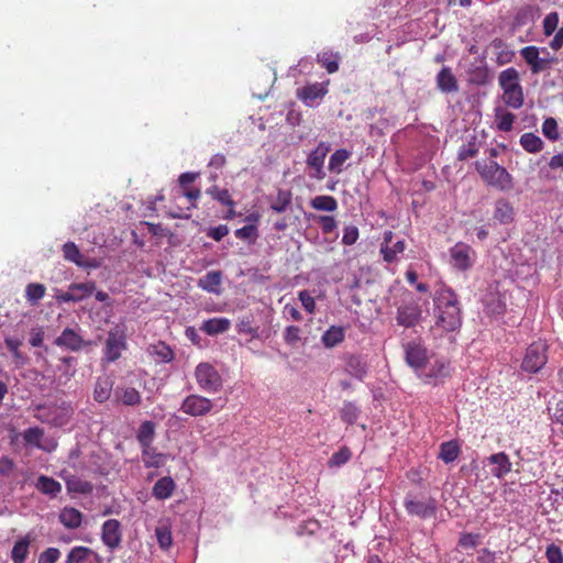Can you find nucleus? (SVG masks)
Segmentation results:
<instances>
[{
  "label": "nucleus",
  "instance_id": "53",
  "mask_svg": "<svg viewBox=\"0 0 563 563\" xmlns=\"http://www.w3.org/2000/svg\"><path fill=\"white\" fill-rule=\"evenodd\" d=\"M541 53L544 54V56H540L537 58V64L534 65V68L532 70V74H540L542 71H545L551 68L553 64L558 62V59L553 56H550V53L545 47L540 48Z\"/></svg>",
  "mask_w": 563,
  "mask_h": 563
},
{
  "label": "nucleus",
  "instance_id": "56",
  "mask_svg": "<svg viewBox=\"0 0 563 563\" xmlns=\"http://www.w3.org/2000/svg\"><path fill=\"white\" fill-rule=\"evenodd\" d=\"M158 545L163 550H167L173 544L172 531L167 526H159L155 529Z\"/></svg>",
  "mask_w": 563,
  "mask_h": 563
},
{
  "label": "nucleus",
  "instance_id": "31",
  "mask_svg": "<svg viewBox=\"0 0 563 563\" xmlns=\"http://www.w3.org/2000/svg\"><path fill=\"white\" fill-rule=\"evenodd\" d=\"M31 543V538L29 534L19 539L11 551V559L13 563H24L29 555V548Z\"/></svg>",
  "mask_w": 563,
  "mask_h": 563
},
{
  "label": "nucleus",
  "instance_id": "62",
  "mask_svg": "<svg viewBox=\"0 0 563 563\" xmlns=\"http://www.w3.org/2000/svg\"><path fill=\"white\" fill-rule=\"evenodd\" d=\"M45 295V287L42 284H29L25 289V296L29 301L37 302Z\"/></svg>",
  "mask_w": 563,
  "mask_h": 563
},
{
  "label": "nucleus",
  "instance_id": "23",
  "mask_svg": "<svg viewBox=\"0 0 563 563\" xmlns=\"http://www.w3.org/2000/svg\"><path fill=\"white\" fill-rule=\"evenodd\" d=\"M368 366L366 362L357 355H350L346 358L345 371L351 376L362 380L367 375Z\"/></svg>",
  "mask_w": 563,
  "mask_h": 563
},
{
  "label": "nucleus",
  "instance_id": "26",
  "mask_svg": "<svg viewBox=\"0 0 563 563\" xmlns=\"http://www.w3.org/2000/svg\"><path fill=\"white\" fill-rule=\"evenodd\" d=\"M345 331L342 327L331 325L321 336V342L327 349H332L344 341Z\"/></svg>",
  "mask_w": 563,
  "mask_h": 563
},
{
  "label": "nucleus",
  "instance_id": "32",
  "mask_svg": "<svg viewBox=\"0 0 563 563\" xmlns=\"http://www.w3.org/2000/svg\"><path fill=\"white\" fill-rule=\"evenodd\" d=\"M175 489V483L172 477H162L153 486V496L157 499H167Z\"/></svg>",
  "mask_w": 563,
  "mask_h": 563
},
{
  "label": "nucleus",
  "instance_id": "43",
  "mask_svg": "<svg viewBox=\"0 0 563 563\" xmlns=\"http://www.w3.org/2000/svg\"><path fill=\"white\" fill-rule=\"evenodd\" d=\"M4 344L15 360V363L18 365H24L26 357L20 352L22 340L15 336H5Z\"/></svg>",
  "mask_w": 563,
  "mask_h": 563
},
{
  "label": "nucleus",
  "instance_id": "40",
  "mask_svg": "<svg viewBox=\"0 0 563 563\" xmlns=\"http://www.w3.org/2000/svg\"><path fill=\"white\" fill-rule=\"evenodd\" d=\"M112 382L108 378H99L95 385L93 398L96 401L102 404L111 396Z\"/></svg>",
  "mask_w": 563,
  "mask_h": 563
},
{
  "label": "nucleus",
  "instance_id": "60",
  "mask_svg": "<svg viewBox=\"0 0 563 563\" xmlns=\"http://www.w3.org/2000/svg\"><path fill=\"white\" fill-rule=\"evenodd\" d=\"M541 54L540 47L537 46H526L521 48L520 55L525 59V62L529 65L530 70L532 71L534 68V65L537 64V58Z\"/></svg>",
  "mask_w": 563,
  "mask_h": 563
},
{
  "label": "nucleus",
  "instance_id": "44",
  "mask_svg": "<svg viewBox=\"0 0 563 563\" xmlns=\"http://www.w3.org/2000/svg\"><path fill=\"white\" fill-rule=\"evenodd\" d=\"M310 205L313 209L320 211H335L338 209V201L332 196H317L311 199Z\"/></svg>",
  "mask_w": 563,
  "mask_h": 563
},
{
  "label": "nucleus",
  "instance_id": "2",
  "mask_svg": "<svg viewBox=\"0 0 563 563\" xmlns=\"http://www.w3.org/2000/svg\"><path fill=\"white\" fill-rule=\"evenodd\" d=\"M475 169L487 186L500 191L514 188V178L508 170L495 161H476Z\"/></svg>",
  "mask_w": 563,
  "mask_h": 563
},
{
  "label": "nucleus",
  "instance_id": "10",
  "mask_svg": "<svg viewBox=\"0 0 563 563\" xmlns=\"http://www.w3.org/2000/svg\"><path fill=\"white\" fill-rule=\"evenodd\" d=\"M450 264L453 268L465 272L473 267L476 258L475 251L463 242L453 245L450 251Z\"/></svg>",
  "mask_w": 563,
  "mask_h": 563
},
{
  "label": "nucleus",
  "instance_id": "59",
  "mask_svg": "<svg viewBox=\"0 0 563 563\" xmlns=\"http://www.w3.org/2000/svg\"><path fill=\"white\" fill-rule=\"evenodd\" d=\"M352 456L349 448L343 446L330 457L328 465L330 467H340L344 465Z\"/></svg>",
  "mask_w": 563,
  "mask_h": 563
},
{
  "label": "nucleus",
  "instance_id": "21",
  "mask_svg": "<svg viewBox=\"0 0 563 563\" xmlns=\"http://www.w3.org/2000/svg\"><path fill=\"white\" fill-rule=\"evenodd\" d=\"M231 327V321L228 318H210L205 320L200 330L208 335L214 336L227 332Z\"/></svg>",
  "mask_w": 563,
  "mask_h": 563
},
{
  "label": "nucleus",
  "instance_id": "57",
  "mask_svg": "<svg viewBox=\"0 0 563 563\" xmlns=\"http://www.w3.org/2000/svg\"><path fill=\"white\" fill-rule=\"evenodd\" d=\"M234 235L243 241H249L250 243H254L258 238V230L255 224H247L240 229H236Z\"/></svg>",
  "mask_w": 563,
  "mask_h": 563
},
{
  "label": "nucleus",
  "instance_id": "63",
  "mask_svg": "<svg viewBox=\"0 0 563 563\" xmlns=\"http://www.w3.org/2000/svg\"><path fill=\"white\" fill-rule=\"evenodd\" d=\"M15 470V463L9 456L0 457V482L10 478Z\"/></svg>",
  "mask_w": 563,
  "mask_h": 563
},
{
  "label": "nucleus",
  "instance_id": "45",
  "mask_svg": "<svg viewBox=\"0 0 563 563\" xmlns=\"http://www.w3.org/2000/svg\"><path fill=\"white\" fill-rule=\"evenodd\" d=\"M291 203V192L289 190L279 189L276 198L271 203V209L276 213H283Z\"/></svg>",
  "mask_w": 563,
  "mask_h": 563
},
{
  "label": "nucleus",
  "instance_id": "29",
  "mask_svg": "<svg viewBox=\"0 0 563 563\" xmlns=\"http://www.w3.org/2000/svg\"><path fill=\"white\" fill-rule=\"evenodd\" d=\"M60 522L68 529H76L80 527L82 521V514L73 507H65L59 514Z\"/></svg>",
  "mask_w": 563,
  "mask_h": 563
},
{
  "label": "nucleus",
  "instance_id": "50",
  "mask_svg": "<svg viewBox=\"0 0 563 563\" xmlns=\"http://www.w3.org/2000/svg\"><path fill=\"white\" fill-rule=\"evenodd\" d=\"M405 251V242L397 241L391 246L388 244H383L380 247V253L383 254L384 261L387 263H391L396 260L397 255Z\"/></svg>",
  "mask_w": 563,
  "mask_h": 563
},
{
  "label": "nucleus",
  "instance_id": "49",
  "mask_svg": "<svg viewBox=\"0 0 563 563\" xmlns=\"http://www.w3.org/2000/svg\"><path fill=\"white\" fill-rule=\"evenodd\" d=\"M117 394L119 396V399L125 406H136L141 402V395L133 387H125V388H122L121 390L118 389Z\"/></svg>",
  "mask_w": 563,
  "mask_h": 563
},
{
  "label": "nucleus",
  "instance_id": "34",
  "mask_svg": "<svg viewBox=\"0 0 563 563\" xmlns=\"http://www.w3.org/2000/svg\"><path fill=\"white\" fill-rule=\"evenodd\" d=\"M498 82L504 92L506 90L514 89V88H517L518 86H520L519 74H518L517 69L510 67V68L503 70L499 74Z\"/></svg>",
  "mask_w": 563,
  "mask_h": 563
},
{
  "label": "nucleus",
  "instance_id": "24",
  "mask_svg": "<svg viewBox=\"0 0 563 563\" xmlns=\"http://www.w3.org/2000/svg\"><path fill=\"white\" fill-rule=\"evenodd\" d=\"M467 81L472 85L484 86L489 82L490 74L486 65H471L467 70Z\"/></svg>",
  "mask_w": 563,
  "mask_h": 563
},
{
  "label": "nucleus",
  "instance_id": "51",
  "mask_svg": "<svg viewBox=\"0 0 563 563\" xmlns=\"http://www.w3.org/2000/svg\"><path fill=\"white\" fill-rule=\"evenodd\" d=\"M207 194L223 206L234 208L235 202L231 198L228 189H220L218 186H211L207 189Z\"/></svg>",
  "mask_w": 563,
  "mask_h": 563
},
{
  "label": "nucleus",
  "instance_id": "25",
  "mask_svg": "<svg viewBox=\"0 0 563 563\" xmlns=\"http://www.w3.org/2000/svg\"><path fill=\"white\" fill-rule=\"evenodd\" d=\"M147 353L154 358L156 363H168L174 358L172 349L162 341L148 345Z\"/></svg>",
  "mask_w": 563,
  "mask_h": 563
},
{
  "label": "nucleus",
  "instance_id": "52",
  "mask_svg": "<svg viewBox=\"0 0 563 563\" xmlns=\"http://www.w3.org/2000/svg\"><path fill=\"white\" fill-rule=\"evenodd\" d=\"M341 419L347 424H353L356 422L360 416L358 407L351 401H345L341 408Z\"/></svg>",
  "mask_w": 563,
  "mask_h": 563
},
{
  "label": "nucleus",
  "instance_id": "1",
  "mask_svg": "<svg viewBox=\"0 0 563 563\" xmlns=\"http://www.w3.org/2000/svg\"><path fill=\"white\" fill-rule=\"evenodd\" d=\"M435 325L443 331L451 332L462 324V311L457 295L450 287L443 286L433 297Z\"/></svg>",
  "mask_w": 563,
  "mask_h": 563
},
{
  "label": "nucleus",
  "instance_id": "18",
  "mask_svg": "<svg viewBox=\"0 0 563 563\" xmlns=\"http://www.w3.org/2000/svg\"><path fill=\"white\" fill-rule=\"evenodd\" d=\"M486 461L488 465L493 466L490 474L498 479L504 478L511 472L512 464L505 452L492 454L486 459Z\"/></svg>",
  "mask_w": 563,
  "mask_h": 563
},
{
  "label": "nucleus",
  "instance_id": "13",
  "mask_svg": "<svg viewBox=\"0 0 563 563\" xmlns=\"http://www.w3.org/2000/svg\"><path fill=\"white\" fill-rule=\"evenodd\" d=\"M428 350L421 343L409 342L405 345V360L419 376L429 361Z\"/></svg>",
  "mask_w": 563,
  "mask_h": 563
},
{
  "label": "nucleus",
  "instance_id": "41",
  "mask_svg": "<svg viewBox=\"0 0 563 563\" xmlns=\"http://www.w3.org/2000/svg\"><path fill=\"white\" fill-rule=\"evenodd\" d=\"M460 454V446L455 441H448L441 444L439 459L444 463H452Z\"/></svg>",
  "mask_w": 563,
  "mask_h": 563
},
{
  "label": "nucleus",
  "instance_id": "55",
  "mask_svg": "<svg viewBox=\"0 0 563 563\" xmlns=\"http://www.w3.org/2000/svg\"><path fill=\"white\" fill-rule=\"evenodd\" d=\"M478 153V144L476 137L473 136L466 144H463L459 152L457 158L460 161H467L468 158L475 157Z\"/></svg>",
  "mask_w": 563,
  "mask_h": 563
},
{
  "label": "nucleus",
  "instance_id": "8",
  "mask_svg": "<svg viewBox=\"0 0 563 563\" xmlns=\"http://www.w3.org/2000/svg\"><path fill=\"white\" fill-rule=\"evenodd\" d=\"M96 290L95 282L71 283L66 291L56 289L55 299L58 303L80 302L90 297Z\"/></svg>",
  "mask_w": 563,
  "mask_h": 563
},
{
  "label": "nucleus",
  "instance_id": "19",
  "mask_svg": "<svg viewBox=\"0 0 563 563\" xmlns=\"http://www.w3.org/2000/svg\"><path fill=\"white\" fill-rule=\"evenodd\" d=\"M493 217L500 224H510L515 219V210L511 202L506 198L497 199Z\"/></svg>",
  "mask_w": 563,
  "mask_h": 563
},
{
  "label": "nucleus",
  "instance_id": "35",
  "mask_svg": "<svg viewBox=\"0 0 563 563\" xmlns=\"http://www.w3.org/2000/svg\"><path fill=\"white\" fill-rule=\"evenodd\" d=\"M515 114L501 107L495 109V123L499 131L509 132L512 129Z\"/></svg>",
  "mask_w": 563,
  "mask_h": 563
},
{
  "label": "nucleus",
  "instance_id": "15",
  "mask_svg": "<svg viewBox=\"0 0 563 563\" xmlns=\"http://www.w3.org/2000/svg\"><path fill=\"white\" fill-rule=\"evenodd\" d=\"M54 343L59 347H64L73 352H78L92 344L91 341L84 340L81 335L71 328H65L60 335L55 339Z\"/></svg>",
  "mask_w": 563,
  "mask_h": 563
},
{
  "label": "nucleus",
  "instance_id": "64",
  "mask_svg": "<svg viewBox=\"0 0 563 563\" xmlns=\"http://www.w3.org/2000/svg\"><path fill=\"white\" fill-rule=\"evenodd\" d=\"M545 556L549 563H563L562 551L560 547L554 543H551L547 547Z\"/></svg>",
  "mask_w": 563,
  "mask_h": 563
},
{
  "label": "nucleus",
  "instance_id": "36",
  "mask_svg": "<svg viewBox=\"0 0 563 563\" xmlns=\"http://www.w3.org/2000/svg\"><path fill=\"white\" fill-rule=\"evenodd\" d=\"M142 461L145 467H161L164 464V455L152 445L142 448Z\"/></svg>",
  "mask_w": 563,
  "mask_h": 563
},
{
  "label": "nucleus",
  "instance_id": "27",
  "mask_svg": "<svg viewBox=\"0 0 563 563\" xmlns=\"http://www.w3.org/2000/svg\"><path fill=\"white\" fill-rule=\"evenodd\" d=\"M341 55L338 52L324 51L317 55V62L327 69L329 74H333L339 70V63Z\"/></svg>",
  "mask_w": 563,
  "mask_h": 563
},
{
  "label": "nucleus",
  "instance_id": "17",
  "mask_svg": "<svg viewBox=\"0 0 563 563\" xmlns=\"http://www.w3.org/2000/svg\"><path fill=\"white\" fill-rule=\"evenodd\" d=\"M328 92L327 84L314 82L297 90V97L308 107L318 104Z\"/></svg>",
  "mask_w": 563,
  "mask_h": 563
},
{
  "label": "nucleus",
  "instance_id": "42",
  "mask_svg": "<svg viewBox=\"0 0 563 563\" xmlns=\"http://www.w3.org/2000/svg\"><path fill=\"white\" fill-rule=\"evenodd\" d=\"M503 100L510 108H521L523 104L522 87L518 86L517 88L506 90L503 95Z\"/></svg>",
  "mask_w": 563,
  "mask_h": 563
},
{
  "label": "nucleus",
  "instance_id": "6",
  "mask_svg": "<svg viewBox=\"0 0 563 563\" xmlns=\"http://www.w3.org/2000/svg\"><path fill=\"white\" fill-rule=\"evenodd\" d=\"M198 386L206 393H217L222 387L219 372L209 363H200L195 369Z\"/></svg>",
  "mask_w": 563,
  "mask_h": 563
},
{
  "label": "nucleus",
  "instance_id": "14",
  "mask_svg": "<svg viewBox=\"0 0 563 563\" xmlns=\"http://www.w3.org/2000/svg\"><path fill=\"white\" fill-rule=\"evenodd\" d=\"M422 318V310L418 302L410 301L397 308L396 321L404 328L416 327Z\"/></svg>",
  "mask_w": 563,
  "mask_h": 563
},
{
  "label": "nucleus",
  "instance_id": "4",
  "mask_svg": "<svg viewBox=\"0 0 563 563\" xmlns=\"http://www.w3.org/2000/svg\"><path fill=\"white\" fill-rule=\"evenodd\" d=\"M38 411V419L53 427H64L68 424L74 415L71 404L66 401L59 405L40 408Z\"/></svg>",
  "mask_w": 563,
  "mask_h": 563
},
{
  "label": "nucleus",
  "instance_id": "16",
  "mask_svg": "<svg viewBox=\"0 0 563 563\" xmlns=\"http://www.w3.org/2000/svg\"><path fill=\"white\" fill-rule=\"evenodd\" d=\"M101 540L110 550H115L122 542L121 523L117 519H108L101 528Z\"/></svg>",
  "mask_w": 563,
  "mask_h": 563
},
{
  "label": "nucleus",
  "instance_id": "38",
  "mask_svg": "<svg viewBox=\"0 0 563 563\" xmlns=\"http://www.w3.org/2000/svg\"><path fill=\"white\" fill-rule=\"evenodd\" d=\"M352 153L345 148L336 150L329 159V170L340 174L343 170L344 163L351 157Z\"/></svg>",
  "mask_w": 563,
  "mask_h": 563
},
{
  "label": "nucleus",
  "instance_id": "30",
  "mask_svg": "<svg viewBox=\"0 0 563 563\" xmlns=\"http://www.w3.org/2000/svg\"><path fill=\"white\" fill-rule=\"evenodd\" d=\"M35 486L41 493L51 497H56L62 492L60 483L45 475L37 478Z\"/></svg>",
  "mask_w": 563,
  "mask_h": 563
},
{
  "label": "nucleus",
  "instance_id": "39",
  "mask_svg": "<svg viewBox=\"0 0 563 563\" xmlns=\"http://www.w3.org/2000/svg\"><path fill=\"white\" fill-rule=\"evenodd\" d=\"M485 311L493 317H499L506 311V301L499 295H490L485 303Z\"/></svg>",
  "mask_w": 563,
  "mask_h": 563
},
{
  "label": "nucleus",
  "instance_id": "58",
  "mask_svg": "<svg viewBox=\"0 0 563 563\" xmlns=\"http://www.w3.org/2000/svg\"><path fill=\"white\" fill-rule=\"evenodd\" d=\"M542 133L550 141H558L560 133L558 129V122L554 118H547L542 123Z\"/></svg>",
  "mask_w": 563,
  "mask_h": 563
},
{
  "label": "nucleus",
  "instance_id": "9",
  "mask_svg": "<svg viewBox=\"0 0 563 563\" xmlns=\"http://www.w3.org/2000/svg\"><path fill=\"white\" fill-rule=\"evenodd\" d=\"M547 361V345L543 342H534L528 346L521 368L534 374L545 365Z\"/></svg>",
  "mask_w": 563,
  "mask_h": 563
},
{
  "label": "nucleus",
  "instance_id": "5",
  "mask_svg": "<svg viewBox=\"0 0 563 563\" xmlns=\"http://www.w3.org/2000/svg\"><path fill=\"white\" fill-rule=\"evenodd\" d=\"M451 365L445 358H429L426 367L418 376L426 384L438 385L451 376Z\"/></svg>",
  "mask_w": 563,
  "mask_h": 563
},
{
  "label": "nucleus",
  "instance_id": "3",
  "mask_svg": "<svg viewBox=\"0 0 563 563\" xmlns=\"http://www.w3.org/2000/svg\"><path fill=\"white\" fill-rule=\"evenodd\" d=\"M126 347L125 328L117 324L108 332L102 360L107 363H113L121 357L122 352L126 350Z\"/></svg>",
  "mask_w": 563,
  "mask_h": 563
},
{
  "label": "nucleus",
  "instance_id": "11",
  "mask_svg": "<svg viewBox=\"0 0 563 563\" xmlns=\"http://www.w3.org/2000/svg\"><path fill=\"white\" fill-rule=\"evenodd\" d=\"M404 507L408 515L427 519L435 515L437 501L431 497L419 500L411 493H408L404 500Z\"/></svg>",
  "mask_w": 563,
  "mask_h": 563
},
{
  "label": "nucleus",
  "instance_id": "22",
  "mask_svg": "<svg viewBox=\"0 0 563 563\" xmlns=\"http://www.w3.org/2000/svg\"><path fill=\"white\" fill-rule=\"evenodd\" d=\"M222 273L220 271L208 272L205 276L199 278L198 287L210 292L219 295L221 291Z\"/></svg>",
  "mask_w": 563,
  "mask_h": 563
},
{
  "label": "nucleus",
  "instance_id": "61",
  "mask_svg": "<svg viewBox=\"0 0 563 563\" xmlns=\"http://www.w3.org/2000/svg\"><path fill=\"white\" fill-rule=\"evenodd\" d=\"M543 34L545 36L552 35L559 29V14L551 12L545 15L542 22Z\"/></svg>",
  "mask_w": 563,
  "mask_h": 563
},
{
  "label": "nucleus",
  "instance_id": "48",
  "mask_svg": "<svg viewBox=\"0 0 563 563\" xmlns=\"http://www.w3.org/2000/svg\"><path fill=\"white\" fill-rule=\"evenodd\" d=\"M236 331L242 334H249L252 339H258L260 332L258 327H253V317H242L236 323Z\"/></svg>",
  "mask_w": 563,
  "mask_h": 563
},
{
  "label": "nucleus",
  "instance_id": "47",
  "mask_svg": "<svg viewBox=\"0 0 563 563\" xmlns=\"http://www.w3.org/2000/svg\"><path fill=\"white\" fill-rule=\"evenodd\" d=\"M91 554H93V551L90 548L74 547L67 554L65 563H84Z\"/></svg>",
  "mask_w": 563,
  "mask_h": 563
},
{
  "label": "nucleus",
  "instance_id": "37",
  "mask_svg": "<svg viewBox=\"0 0 563 563\" xmlns=\"http://www.w3.org/2000/svg\"><path fill=\"white\" fill-rule=\"evenodd\" d=\"M519 143L523 147L525 151H527L528 153H533V154L541 152L543 148V145H544L541 137H539L534 133H530V132L523 133L520 136Z\"/></svg>",
  "mask_w": 563,
  "mask_h": 563
},
{
  "label": "nucleus",
  "instance_id": "12",
  "mask_svg": "<svg viewBox=\"0 0 563 563\" xmlns=\"http://www.w3.org/2000/svg\"><path fill=\"white\" fill-rule=\"evenodd\" d=\"M212 408L213 401L211 399L191 394L183 400L179 410L191 417H202L211 412Z\"/></svg>",
  "mask_w": 563,
  "mask_h": 563
},
{
  "label": "nucleus",
  "instance_id": "28",
  "mask_svg": "<svg viewBox=\"0 0 563 563\" xmlns=\"http://www.w3.org/2000/svg\"><path fill=\"white\" fill-rule=\"evenodd\" d=\"M66 483L67 490L69 493H77L81 495L90 494L93 489V486L90 482L81 479L76 475H69L64 478Z\"/></svg>",
  "mask_w": 563,
  "mask_h": 563
},
{
  "label": "nucleus",
  "instance_id": "7",
  "mask_svg": "<svg viewBox=\"0 0 563 563\" xmlns=\"http://www.w3.org/2000/svg\"><path fill=\"white\" fill-rule=\"evenodd\" d=\"M331 150L328 142H320L314 150H312L306 159L308 176L312 179L322 180L325 178L324 159Z\"/></svg>",
  "mask_w": 563,
  "mask_h": 563
},
{
  "label": "nucleus",
  "instance_id": "33",
  "mask_svg": "<svg viewBox=\"0 0 563 563\" xmlns=\"http://www.w3.org/2000/svg\"><path fill=\"white\" fill-rule=\"evenodd\" d=\"M155 437V423L153 421H143L137 430L136 440L141 448L152 445Z\"/></svg>",
  "mask_w": 563,
  "mask_h": 563
},
{
  "label": "nucleus",
  "instance_id": "54",
  "mask_svg": "<svg viewBox=\"0 0 563 563\" xmlns=\"http://www.w3.org/2000/svg\"><path fill=\"white\" fill-rule=\"evenodd\" d=\"M64 258L78 265H81L82 254L74 242H66L63 245Z\"/></svg>",
  "mask_w": 563,
  "mask_h": 563
},
{
  "label": "nucleus",
  "instance_id": "20",
  "mask_svg": "<svg viewBox=\"0 0 563 563\" xmlns=\"http://www.w3.org/2000/svg\"><path fill=\"white\" fill-rule=\"evenodd\" d=\"M437 87L441 92L452 93L459 90V85L455 76L453 75L450 67L444 66L438 73L437 78Z\"/></svg>",
  "mask_w": 563,
  "mask_h": 563
},
{
  "label": "nucleus",
  "instance_id": "46",
  "mask_svg": "<svg viewBox=\"0 0 563 563\" xmlns=\"http://www.w3.org/2000/svg\"><path fill=\"white\" fill-rule=\"evenodd\" d=\"M43 435L44 431L38 427L27 428L26 430H24L22 434L23 440L25 441L26 444L42 450H46V448L41 444Z\"/></svg>",
  "mask_w": 563,
  "mask_h": 563
}]
</instances>
